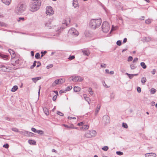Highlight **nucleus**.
Returning a JSON list of instances; mask_svg holds the SVG:
<instances>
[{"instance_id": "obj_1", "label": "nucleus", "mask_w": 157, "mask_h": 157, "mask_svg": "<svg viewBox=\"0 0 157 157\" xmlns=\"http://www.w3.org/2000/svg\"><path fill=\"white\" fill-rule=\"evenodd\" d=\"M101 23V19H92L90 21L89 26L92 29H95L100 25Z\"/></svg>"}, {"instance_id": "obj_2", "label": "nucleus", "mask_w": 157, "mask_h": 157, "mask_svg": "<svg viewBox=\"0 0 157 157\" xmlns=\"http://www.w3.org/2000/svg\"><path fill=\"white\" fill-rule=\"evenodd\" d=\"M26 6L24 4H19L15 8V12L17 14L23 13L25 10Z\"/></svg>"}, {"instance_id": "obj_3", "label": "nucleus", "mask_w": 157, "mask_h": 157, "mask_svg": "<svg viewBox=\"0 0 157 157\" xmlns=\"http://www.w3.org/2000/svg\"><path fill=\"white\" fill-rule=\"evenodd\" d=\"M40 5L41 3L40 1L33 2L30 5L31 11H35L37 10L39 8Z\"/></svg>"}, {"instance_id": "obj_4", "label": "nucleus", "mask_w": 157, "mask_h": 157, "mask_svg": "<svg viewBox=\"0 0 157 157\" xmlns=\"http://www.w3.org/2000/svg\"><path fill=\"white\" fill-rule=\"evenodd\" d=\"M110 29V26L108 23L106 21H104L102 25V30L104 33H107Z\"/></svg>"}, {"instance_id": "obj_5", "label": "nucleus", "mask_w": 157, "mask_h": 157, "mask_svg": "<svg viewBox=\"0 0 157 157\" xmlns=\"http://www.w3.org/2000/svg\"><path fill=\"white\" fill-rule=\"evenodd\" d=\"M97 133L96 131L92 130L86 132L85 134V136L86 138H91L95 136Z\"/></svg>"}, {"instance_id": "obj_6", "label": "nucleus", "mask_w": 157, "mask_h": 157, "mask_svg": "<svg viewBox=\"0 0 157 157\" xmlns=\"http://www.w3.org/2000/svg\"><path fill=\"white\" fill-rule=\"evenodd\" d=\"M46 13L47 15L51 16L53 14L52 8L51 6L47 7L46 9Z\"/></svg>"}, {"instance_id": "obj_7", "label": "nucleus", "mask_w": 157, "mask_h": 157, "mask_svg": "<svg viewBox=\"0 0 157 157\" xmlns=\"http://www.w3.org/2000/svg\"><path fill=\"white\" fill-rule=\"evenodd\" d=\"M69 33L72 36H77L78 35V32L74 28H72L69 31Z\"/></svg>"}, {"instance_id": "obj_8", "label": "nucleus", "mask_w": 157, "mask_h": 157, "mask_svg": "<svg viewBox=\"0 0 157 157\" xmlns=\"http://www.w3.org/2000/svg\"><path fill=\"white\" fill-rule=\"evenodd\" d=\"M64 82V80H63L62 78L59 79L55 80L53 83L52 85L54 86L56 85L59 84L63 83Z\"/></svg>"}, {"instance_id": "obj_9", "label": "nucleus", "mask_w": 157, "mask_h": 157, "mask_svg": "<svg viewBox=\"0 0 157 157\" xmlns=\"http://www.w3.org/2000/svg\"><path fill=\"white\" fill-rule=\"evenodd\" d=\"M103 121L106 124L108 123L110 121V118L107 116L103 117Z\"/></svg>"}, {"instance_id": "obj_10", "label": "nucleus", "mask_w": 157, "mask_h": 157, "mask_svg": "<svg viewBox=\"0 0 157 157\" xmlns=\"http://www.w3.org/2000/svg\"><path fill=\"white\" fill-rule=\"evenodd\" d=\"M145 156L146 157H156V155L155 153H151L146 154Z\"/></svg>"}, {"instance_id": "obj_11", "label": "nucleus", "mask_w": 157, "mask_h": 157, "mask_svg": "<svg viewBox=\"0 0 157 157\" xmlns=\"http://www.w3.org/2000/svg\"><path fill=\"white\" fill-rule=\"evenodd\" d=\"M77 79H78V78L77 77H77H76V76L74 77V76H72V77H70L68 79V80L70 81H71V80H72L74 82H76V81H78Z\"/></svg>"}, {"instance_id": "obj_12", "label": "nucleus", "mask_w": 157, "mask_h": 157, "mask_svg": "<svg viewBox=\"0 0 157 157\" xmlns=\"http://www.w3.org/2000/svg\"><path fill=\"white\" fill-rule=\"evenodd\" d=\"M70 18H67L65 21H63V24H65L66 26H67L70 24Z\"/></svg>"}, {"instance_id": "obj_13", "label": "nucleus", "mask_w": 157, "mask_h": 157, "mask_svg": "<svg viewBox=\"0 0 157 157\" xmlns=\"http://www.w3.org/2000/svg\"><path fill=\"white\" fill-rule=\"evenodd\" d=\"M3 3L6 5H9L11 2V0H1Z\"/></svg>"}, {"instance_id": "obj_14", "label": "nucleus", "mask_w": 157, "mask_h": 157, "mask_svg": "<svg viewBox=\"0 0 157 157\" xmlns=\"http://www.w3.org/2000/svg\"><path fill=\"white\" fill-rule=\"evenodd\" d=\"M8 51L12 57L13 58H14L15 56V52L11 49H9Z\"/></svg>"}, {"instance_id": "obj_15", "label": "nucleus", "mask_w": 157, "mask_h": 157, "mask_svg": "<svg viewBox=\"0 0 157 157\" xmlns=\"http://www.w3.org/2000/svg\"><path fill=\"white\" fill-rule=\"evenodd\" d=\"M151 40V38L149 37H144L142 39V40L144 42H147Z\"/></svg>"}, {"instance_id": "obj_16", "label": "nucleus", "mask_w": 157, "mask_h": 157, "mask_svg": "<svg viewBox=\"0 0 157 157\" xmlns=\"http://www.w3.org/2000/svg\"><path fill=\"white\" fill-rule=\"evenodd\" d=\"M82 52L83 55L87 56H89L90 53L89 51L88 50H83L82 51Z\"/></svg>"}, {"instance_id": "obj_17", "label": "nucleus", "mask_w": 157, "mask_h": 157, "mask_svg": "<svg viewBox=\"0 0 157 157\" xmlns=\"http://www.w3.org/2000/svg\"><path fill=\"white\" fill-rule=\"evenodd\" d=\"M41 79V77H38L35 78H32L33 81L35 82L36 83V82Z\"/></svg>"}, {"instance_id": "obj_18", "label": "nucleus", "mask_w": 157, "mask_h": 157, "mask_svg": "<svg viewBox=\"0 0 157 157\" xmlns=\"http://www.w3.org/2000/svg\"><path fill=\"white\" fill-rule=\"evenodd\" d=\"M81 88L78 86H75L74 88V90L75 92H78L81 90Z\"/></svg>"}, {"instance_id": "obj_19", "label": "nucleus", "mask_w": 157, "mask_h": 157, "mask_svg": "<svg viewBox=\"0 0 157 157\" xmlns=\"http://www.w3.org/2000/svg\"><path fill=\"white\" fill-rule=\"evenodd\" d=\"M0 57L4 59H7L8 56L7 55H3L0 52Z\"/></svg>"}, {"instance_id": "obj_20", "label": "nucleus", "mask_w": 157, "mask_h": 157, "mask_svg": "<svg viewBox=\"0 0 157 157\" xmlns=\"http://www.w3.org/2000/svg\"><path fill=\"white\" fill-rule=\"evenodd\" d=\"M43 110L46 115H48L49 114L48 109L46 108H43Z\"/></svg>"}, {"instance_id": "obj_21", "label": "nucleus", "mask_w": 157, "mask_h": 157, "mask_svg": "<svg viewBox=\"0 0 157 157\" xmlns=\"http://www.w3.org/2000/svg\"><path fill=\"white\" fill-rule=\"evenodd\" d=\"M77 1V0H73V6L75 8L77 6L78 2Z\"/></svg>"}, {"instance_id": "obj_22", "label": "nucleus", "mask_w": 157, "mask_h": 157, "mask_svg": "<svg viewBox=\"0 0 157 157\" xmlns=\"http://www.w3.org/2000/svg\"><path fill=\"white\" fill-rule=\"evenodd\" d=\"M89 126L87 125H85L80 128L81 129H82L83 130H86L88 129Z\"/></svg>"}, {"instance_id": "obj_23", "label": "nucleus", "mask_w": 157, "mask_h": 157, "mask_svg": "<svg viewBox=\"0 0 157 157\" xmlns=\"http://www.w3.org/2000/svg\"><path fill=\"white\" fill-rule=\"evenodd\" d=\"M18 87L17 86H14L12 88L11 91L14 92L18 89Z\"/></svg>"}, {"instance_id": "obj_24", "label": "nucleus", "mask_w": 157, "mask_h": 157, "mask_svg": "<svg viewBox=\"0 0 157 157\" xmlns=\"http://www.w3.org/2000/svg\"><path fill=\"white\" fill-rule=\"evenodd\" d=\"M29 143L30 144H35L36 142L32 140H29L28 141Z\"/></svg>"}, {"instance_id": "obj_25", "label": "nucleus", "mask_w": 157, "mask_h": 157, "mask_svg": "<svg viewBox=\"0 0 157 157\" xmlns=\"http://www.w3.org/2000/svg\"><path fill=\"white\" fill-rule=\"evenodd\" d=\"M140 65L144 69H145L146 68L147 66L144 62H141L140 63Z\"/></svg>"}, {"instance_id": "obj_26", "label": "nucleus", "mask_w": 157, "mask_h": 157, "mask_svg": "<svg viewBox=\"0 0 157 157\" xmlns=\"http://www.w3.org/2000/svg\"><path fill=\"white\" fill-rule=\"evenodd\" d=\"M85 95H84V99L86 101H87L88 102V103L89 104H90V103L89 102V101H90V98L87 97L85 96Z\"/></svg>"}, {"instance_id": "obj_27", "label": "nucleus", "mask_w": 157, "mask_h": 157, "mask_svg": "<svg viewBox=\"0 0 157 157\" xmlns=\"http://www.w3.org/2000/svg\"><path fill=\"white\" fill-rule=\"evenodd\" d=\"M147 81V79L143 77L141 80V82L143 84L145 83Z\"/></svg>"}, {"instance_id": "obj_28", "label": "nucleus", "mask_w": 157, "mask_h": 157, "mask_svg": "<svg viewBox=\"0 0 157 157\" xmlns=\"http://www.w3.org/2000/svg\"><path fill=\"white\" fill-rule=\"evenodd\" d=\"M156 90L154 88H152L151 90V94H154L156 91Z\"/></svg>"}, {"instance_id": "obj_29", "label": "nucleus", "mask_w": 157, "mask_h": 157, "mask_svg": "<svg viewBox=\"0 0 157 157\" xmlns=\"http://www.w3.org/2000/svg\"><path fill=\"white\" fill-rule=\"evenodd\" d=\"M125 74L128 76L130 79H132L133 77L132 74H130L128 73H126Z\"/></svg>"}, {"instance_id": "obj_30", "label": "nucleus", "mask_w": 157, "mask_h": 157, "mask_svg": "<svg viewBox=\"0 0 157 157\" xmlns=\"http://www.w3.org/2000/svg\"><path fill=\"white\" fill-rule=\"evenodd\" d=\"M35 57L36 59H39L40 58V54L39 53H36L35 55Z\"/></svg>"}, {"instance_id": "obj_31", "label": "nucleus", "mask_w": 157, "mask_h": 157, "mask_svg": "<svg viewBox=\"0 0 157 157\" xmlns=\"http://www.w3.org/2000/svg\"><path fill=\"white\" fill-rule=\"evenodd\" d=\"M36 133L42 135L44 131L41 130H37Z\"/></svg>"}, {"instance_id": "obj_32", "label": "nucleus", "mask_w": 157, "mask_h": 157, "mask_svg": "<svg viewBox=\"0 0 157 157\" xmlns=\"http://www.w3.org/2000/svg\"><path fill=\"white\" fill-rule=\"evenodd\" d=\"M136 67V66L134 64H132L130 65V68L132 70L135 69Z\"/></svg>"}, {"instance_id": "obj_33", "label": "nucleus", "mask_w": 157, "mask_h": 157, "mask_svg": "<svg viewBox=\"0 0 157 157\" xmlns=\"http://www.w3.org/2000/svg\"><path fill=\"white\" fill-rule=\"evenodd\" d=\"M88 91L89 92L90 94H93V92L91 88L90 87L89 88Z\"/></svg>"}, {"instance_id": "obj_34", "label": "nucleus", "mask_w": 157, "mask_h": 157, "mask_svg": "<svg viewBox=\"0 0 157 157\" xmlns=\"http://www.w3.org/2000/svg\"><path fill=\"white\" fill-rule=\"evenodd\" d=\"M37 62L36 61H35L33 63V65H32L30 67L31 69H33L34 67H35L36 66V63Z\"/></svg>"}, {"instance_id": "obj_35", "label": "nucleus", "mask_w": 157, "mask_h": 157, "mask_svg": "<svg viewBox=\"0 0 157 157\" xmlns=\"http://www.w3.org/2000/svg\"><path fill=\"white\" fill-rule=\"evenodd\" d=\"M109 148L107 146H105L102 148V149L104 151H107L108 150Z\"/></svg>"}, {"instance_id": "obj_36", "label": "nucleus", "mask_w": 157, "mask_h": 157, "mask_svg": "<svg viewBox=\"0 0 157 157\" xmlns=\"http://www.w3.org/2000/svg\"><path fill=\"white\" fill-rule=\"evenodd\" d=\"M116 154L119 155H123V153L120 151H117Z\"/></svg>"}, {"instance_id": "obj_37", "label": "nucleus", "mask_w": 157, "mask_h": 157, "mask_svg": "<svg viewBox=\"0 0 157 157\" xmlns=\"http://www.w3.org/2000/svg\"><path fill=\"white\" fill-rule=\"evenodd\" d=\"M145 22L146 24H149L151 23V20L150 19H148L147 20H146Z\"/></svg>"}, {"instance_id": "obj_38", "label": "nucleus", "mask_w": 157, "mask_h": 157, "mask_svg": "<svg viewBox=\"0 0 157 157\" xmlns=\"http://www.w3.org/2000/svg\"><path fill=\"white\" fill-rule=\"evenodd\" d=\"M72 88V87L71 86H68L66 88L65 90L66 91H68L71 90Z\"/></svg>"}, {"instance_id": "obj_39", "label": "nucleus", "mask_w": 157, "mask_h": 157, "mask_svg": "<svg viewBox=\"0 0 157 157\" xmlns=\"http://www.w3.org/2000/svg\"><path fill=\"white\" fill-rule=\"evenodd\" d=\"M47 52L46 51H44V52H41V58L43 57L44 55L47 53Z\"/></svg>"}, {"instance_id": "obj_40", "label": "nucleus", "mask_w": 157, "mask_h": 157, "mask_svg": "<svg viewBox=\"0 0 157 157\" xmlns=\"http://www.w3.org/2000/svg\"><path fill=\"white\" fill-rule=\"evenodd\" d=\"M77 77L78 78L77 80L79 82H82L83 80V79L80 76H77Z\"/></svg>"}, {"instance_id": "obj_41", "label": "nucleus", "mask_w": 157, "mask_h": 157, "mask_svg": "<svg viewBox=\"0 0 157 157\" xmlns=\"http://www.w3.org/2000/svg\"><path fill=\"white\" fill-rule=\"evenodd\" d=\"M75 58V56H70L68 58V59L69 60H72L74 59Z\"/></svg>"}, {"instance_id": "obj_42", "label": "nucleus", "mask_w": 157, "mask_h": 157, "mask_svg": "<svg viewBox=\"0 0 157 157\" xmlns=\"http://www.w3.org/2000/svg\"><path fill=\"white\" fill-rule=\"evenodd\" d=\"M122 126L125 128H128V125L126 123H122Z\"/></svg>"}, {"instance_id": "obj_43", "label": "nucleus", "mask_w": 157, "mask_h": 157, "mask_svg": "<svg viewBox=\"0 0 157 157\" xmlns=\"http://www.w3.org/2000/svg\"><path fill=\"white\" fill-rule=\"evenodd\" d=\"M3 147L6 148H8L9 147V145L8 144H6L3 145Z\"/></svg>"}, {"instance_id": "obj_44", "label": "nucleus", "mask_w": 157, "mask_h": 157, "mask_svg": "<svg viewBox=\"0 0 157 157\" xmlns=\"http://www.w3.org/2000/svg\"><path fill=\"white\" fill-rule=\"evenodd\" d=\"M57 114L60 116H63V114L62 113L59 111H57Z\"/></svg>"}, {"instance_id": "obj_45", "label": "nucleus", "mask_w": 157, "mask_h": 157, "mask_svg": "<svg viewBox=\"0 0 157 157\" xmlns=\"http://www.w3.org/2000/svg\"><path fill=\"white\" fill-rule=\"evenodd\" d=\"M117 44L118 46H120L121 44V40H118L117 42Z\"/></svg>"}, {"instance_id": "obj_46", "label": "nucleus", "mask_w": 157, "mask_h": 157, "mask_svg": "<svg viewBox=\"0 0 157 157\" xmlns=\"http://www.w3.org/2000/svg\"><path fill=\"white\" fill-rule=\"evenodd\" d=\"M132 59H133L132 57L131 56H129L128 58V62L131 61L132 60Z\"/></svg>"}, {"instance_id": "obj_47", "label": "nucleus", "mask_w": 157, "mask_h": 157, "mask_svg": "<svg viewBox=\"0 0 157 157\" xmlns=\"http://www.w3.org/2000/svg\"><path fill=\"white\" fill-rule=\"evenodd\" d=\"M0 26H6V25L5 23L3 22L0 21Z\"/></svg>"}, {"instance_id": "obj_48", "label": "nucleus", "mask_w": 157, "mask_h": 157, "mask_svg": "<svg viewBox=\"0 0 157 157\" xmlns=\"http://www.w3.org/2000/svg\"><path fill=\"white\" fill-rule=\"evenodd\" d=\"M12 130L13 131L15 132H18V129L15 128H12Z\"/></svg>"}, {"instance_id": "obj_49", "label": "nucleus", "mask_w": 157, "mask_h": 157, "mask_svg": "<svg viewBox=\"0 0 157 157\" xmlns=\"http://www.w3.org/2000/svg\"><path fill=\"white\" fill-rule=\"evenodd\" d=\"M53 66V64H50L49 65L47 66L46 67L47 69H49L50 68L52 67Z\"/></svg>"}, {"instance_id": "obj_50", "label": "nucleus", "mask_w": 157, "mask_h": 157, "mask_svg": "<svg viewBox=\"0 0 157 157\" xmlns=\"http://www.w3.org/2000/svg\"><path fill=\"white\" fill-rule=\"evenodd\" d=\"M101 106L99 105V108H98V109H97L95 111V114L97 115L98 113L100 108Z\"/></svg>"}, {"instance_id": "obj_51", "label": "nucleus", "mask_w": 157, "mask_h": 157, "mask_svg": "<svg viewBox=\"0 0 157 157\" xmlns=\"http://www.w3.org/2000/svg\"><path fill=\"white\" fill-rule=\"evenodd\" d=\"M106 67V65L105 64H102L101 65V67L102 68H105Z\"/></svg>"}, {"instance_id": "obj_52", "label": "nucleus", "mask_w": 157, "mask_h": 157, "mask_svg": "<svg viewBox=\"0 0 157 157\" xmlns=\"http://www.w3.org/2000/svg\"><path fill=\"white\" fill-rule=\"evenodd\" d=\"M84 123L83 122H82L79 123H78L77 125L79 126H82L84 124Z\"/></svg>"}, {"instance_id": "obj_53", "label": "nucleus", "mask_w": 157, "mask_h": 157, "mask_svg": "<svg viewBox=\"0 0 157 157\" xmlns=\"http://www.w3.org/2000/svg\"><path fill=\"white\" fill-rule=\"evenodd\" d=\"M31 130L32 131H33V132H35V133H36V132H37V130L36 129H35V128H31Z\"/></svg>"}, {"instance_id": "obj_54", "label": "nucleus", "mask_w": 157, "mask_h": 157, "mask_svg": "<svg viewBox=\"0 0 157 157\" xmlns=\"http://www.w3.org/2000/svg\"><path fill=\"white\" fill-rule=\"evenodd\" d=\"M37 65L36 66V67H39L41 65V63L39 61L37 62Z\"/></svg>"}, {"instance_id": "obj_55", "label": "nucleus", "mask_w": 157, "mask_h": 157, "mask_svg": "<svg viewBox=\"0 0 157 157\" xmlns=\"http://www.w3.org/2000/svg\"><path fill=\"white\" fill-rule=\"evenodd\" d=\"M137 91L139 92V93H140L141 91V88L140 87H137Z\"/></svg>"}, {"instance_id": "obj_56", "label": "nucleus", "mask_w": 157, "mask_h": 157, "mask_svg": "<svg viewBox=\"0 0 157 157\" xmlns=\"http://www.w3.org/2000/svg\"><path fill=\"white\" fill-rule=\"evenodd\" d=\"M57 95H55L54 96L53 98H52V100L54 101H55L56 100V98H57Z\"/></svg>"}, {"instance_id": "obj_57", "label": "nucleus", "mask_w": 157, "mask_h": 157, "mask_svg": "<svg viewBox=\"0 0 157 157\" xmlns=\"http://www.w3.org/2000/svg\"><path fill=\"white\" fill-rule=\"evenodd\" d=\"M138 60V58H135L134 59V60L133 61V63H135Z\"/></svg>"}, {"instance_id": "obj_58", "label": "nucleus", "mask_w": 157, "mask_h": 157, "mask_svg": "<svg viewBox=\"0 0 157 157\" xmlns=\"http://www.w3.org/2000/svg\"><path fill=\"white\" fill-rule=\"evenodd\" d=\"M68 119H76V118L75 117H68Z\"/></svg>"}, {"instance_id": "obj_59", "label": "nucleus", "mask_w": 157, "mask_h": 157, "mask_svg": "<svg viewBox=\"0 0 157 157\" xmlns=\"http://www.w3.org/2000/svg\"><path fill=\"white\" fill-rule=\"evenodd\" d=\"M156 71V70L155 69H154L152 71H151V73L152 75H154L155 74V72Z\"/></svg>"}, {"instance_id": "obj_60", "label": "nucleus", "mask_w": 157, "mask_h": 157, "mask_svg": "<svg viewBox=\"0 0 157 157\" xmlns=\"http://www.w3.org/2000/svg\"><path fill=\"white\" fill-rule=\"evenodd\" d=\"M65 92V91H64V90H60L59 92V93L60 94H61L63 93H64V92Z\"/></svg>"}, {"instance_id": "obj_61", "label": "nucleus", "mask_w": 157, "mask_h": 157, "mask_svg": "<svg viewBox=\"0 0 157 157\" xmlns=\"http://www.w3.org/2000/svg\"><path fill=\"white\" fill-rule=\"evenodd\" d=\"M24 20V17H19V20H18V21H19L21 20Z\"/></svg>"}, {"instance_id": "obj_62", "label": "nucleus", "mask_w": 157, "mask_h": 157, "mask_svg": "<svg viewBox=\"0 0 157 157\" xmlns=\"http://www.w3.org/2000/svg\"><path fill=\"white\" fill-rule=\"evenodd\" d=\"M127 39L126 38H124V39L123 41V43H126L127 42Z\"/></svg>"}, {"instance_id": "obj_63", "label": "nucleus", "mask_w": 157, "mask_h": 157, "mask_svg": "<svg viewBox=\"0 0 157 157\" xmlns=\"http://www.w3.org/2000/svg\"><path fill=\"white\" fill-rule=\"evenodd\" d=\"M19 59H17L15 61V64H18L19 63Z\"/></svg>"}, {"instance_id": "obj_64", "label": "nucleus", "mask_w": 157, "mask_h": 157, "mask_svg": "<svg viewBox=\"0 0 157 157\" xmlns=\"http://www.w3.org/2000/svg\"><path fill=\"white\" fill-rule=\"evenodd\" d=\"M151 105L152 106H154L155 105V102L154 101H152L151 102Z\"/></svg>"}]
</instances>
